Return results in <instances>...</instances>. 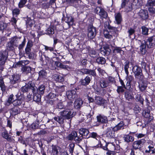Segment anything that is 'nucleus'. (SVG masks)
I'll list each match as a JSON object with an SVG mask.
<instances>
[{"instance_id": "nucleus-1", "label": "nucleus", "mask_w": 155, "mask_h": 155, "mask_svg": "<svg viewBox=\"0 0 155 155\" xmlns=\"http://www.w3.org/2000/svg\"><path fill=\"white\" fill-rule=\"evenodd\" d=\"M17 99L13 101V104L15 106H22L25 104L23 95L20 93H18L16 95Z\"/></svg>"}, {"instance_id": "nucleus-2", "label": "nucleus", "mask_w": 155, "mask_h": 155, "mask_svg": "<svg viewBox=\"0 0 155 155\" xmlns=\"http://www.w3.org/2000/svg\"><path fill=\"white\" fill-rule=\"evenodd\" d=\"M117 29L116 28H113L112 29H109V31L104 30V37L106 38H113V36H114L117 33Z\"/></svg>"}, {"instance_id": "nucleus-3", "label": "nucleus", "mask_w": 155, "mask_h": 155, "mask_svg": "<svg viewBox=\"0 0 155 155\" xmlns=\"http://www.w3.org/2000/svg\"><path fill=\"white\" fill-rule=\"evenodd\" d=\"M78 88H75L74 89L67 91L66 95L68 99L71 101H73L74 99L78 97V94L76 92Z\"/></svg>"}, {"instance_id": "nucleus-4", "label": "nucleus", "mask_w": 155, "mask_h": 155, "mask_svg": "<svg viewBox=\"0 0 155 155\" xmlns=\"http://www.w3.org/2000/svg\"><path fill=\"white\" fill-rule=\"evenodd\" d=\"M73 112L70 109L65 110L60 112V115L64 119H69L73 117Z\"/></svg>"}, {"instance_id": "nucleus-5", "label": "nucleus", "mask_w": 155, "mask_h": 155, "mask_svg": "<svg viewBox=\"0 0 155 155\" xmlns=\"http://www.w3.org/2000/svg\"><path fill=\"white\" fill-rule=\"evenodd\" d=\"M12 134L11 132V130L9 132V134L6 129L5 128L3 129L2 132V137L6 139L8 141L11 142L13 141V139L12 137Z\"/></svg>"}, {"instance_id": "nucleus-6", "label": "nucleus", "mask_w": 155, "mask_h": 155, "mask_svg": "<svg viewBox=\"0 0 155 155\" xmlns=\"http://www.w3.org/2000/svg\"><path fill=\"white\" fill-rule=\"evenodd\" d=\"M130 120L129 119L125 120L124 121H121L117 125L114 127V131H117L124 128V126H127L130 124Z\"/></svg>"}, {"instance_id": "nucleus-7", "label": "nucleus", "mask_w": 155, "mask_h": 155, "mask_svg": "<svg viewBox=\"0 0 155 155\" xmlns=\"http://www.w3.org/2000/svg\"><path fill=\"white\" fill-rule=\"evenodd\" d=\"M140 80L138 82V87L140 91H143L145 90L147 87V81L146 78L143 77V78H138Z\"/></svg>"}, {"instance_id": "nucleus-8", "label": "nucleus", "mask_w": 155, "mask_h": 155, "mask_svg": "<svg viewBox=\"0 0 155 155\" xmlns=\"http://www.w3.org/2000/svg\"><path fill=\"white\" fill-rule=\"evenodd\" d=\"M79 133L82 136L85 137L87 138V140L85 142V143H86V144H90L91 143V140L88 139V136L89 133L88 129L84 128H81L79 130Z\"/></svg>"}, {"instance_id": "nucleus-9", "label": "nucleus", "mask_w": 155, "mask_h": 155, "mask_svg": "<svg viewBox=\"0 0 155 155\" xmlns=\"http://www.w3.org/2000/svg\"><path fill=\"white\" fill-rule=\"evenodd\" d=\"M132 70L135 74V78L137 79L143 78L144 76L143 75L142 71L140 68L137 65L134 66L133 67Z\"/></svg>"}, {"instance_id": "nucleus-10", "label": "nucleus", "mask_w": 155, "mask_h": 155, "mask_svg": "<svg viewBox=\"0 0 155 155\" xmlns=\"http://www.w3.org/2000/svg\"><path fill=\"white\" fill-rule=\"evenodd\" d=\"M51 65L52 67L51 68L52 70H54L56 69L57 68L60 69H67L68 66L67 65L63 64L59 61H56L54 63L51 64Z\"/></svg>"}, {"instance_id": "nucleus-11", "label": "nucleus", "mask_w": 155, "mask_h": 155, "mask_svg": "<svg viewBox=\"0 0 155 155\" xmlns=\"http://www.w3.org/2000/svg\"><path fill=\"white\" fill-rule=\"evenodd\" d=\"M8 56V52L5 50L0 51V65H4L7 59Z\"/></svg>"}, {"instance_id": "nucleus-12", "label": "nucleus", "mask_w": 155, "mask_h": 155, "mask_svg": "<svg viewBox=\"0 0 155 155\" xmlns=\"http://www.w3.org/2000/svg\"><path fill=\"white\" fill-rule=\"evenodd\" d=\"M145 142V140L143 139L136 141L133 143V147L136 150L140 149Z\"/></svg>"}, {"instance_id": "nucleus-13", "label": "nucleus", "mask_w": 155, "mask_h": 155, "mask_svg": "<svg viewBox=\"0 0 155 155\" xmlns=\"http://www.w3.org/2000/svg\"><path fill=\"white\" fill-rule=\"evenodd\" d=\"M145 43L148 48H151L154 45L155 43V36L149 37L146 41H144Z\"/></svg>"}, {"instance_id": "nucleus-14", "label": "nucleus", "mask_w": 155, "mask_h": 155, "mask_svg": "<svg viewBox=\"0 0 155 155\" xmlns=\"http://www.w3.org/2000/svg\"><path fill=\"white\" fill-rule=\"evenodd\" d=\"M96 35V30L95 28L93 26H91L88 28L87 37L89 38H94Z\"/></svg>"}, {"instance_id": "nucleus-15", "label": "nucleus", "mask_w": 155, "mask_h": 155, "mask_svg": "<svg viewBox=\"0 0 155 155\" xmlns=\"http://www.w3.org/2000/svg\"><path fill=\"white\" fill-rule=\"evenodd\" d=\"M114 128L112 127L107 128L106 129V135L107 137L112 139L115 137V132Z\"/></svg>"}, {"instance_id": "nucleus-16", "label": "nucleus", "mask_w": 155, "mask_h": 155, "mask_svg": "<svg viewBox=\"0 0 155 155\" xmlns=\"http://www.w3.org/2000/svg\"><path fill=\"white\" fill-rule=\"evenodd\" d=\"M124 96L126 99L129 101H131L134 99L133 92L130 90H127L124 93Z\"/></svg>"}, {"instance_id": "nucleus-17", "label": "nucleus", "mask_w": 155, "mask_h": 155, "mask_svg": "<svg viewBox=\"0 0 155 155\" xmlns=\"http://www.w3.org/2000/svg\"><path fill=\"white\" fill-rule=\"evenodd\" d=\"M97 121L100 123H104L107 122V117L102 114H100L97 117Z\"/></svg>"}, {"instance_id": "nucleus-18", "label": "nucleus", "mask_w": 155, "mask_h": 155, "mask_svg": "<svg viewBox=\"0 0 155 155\" xmlns=\"http://www.w3.org/2000/svg\"><path fill=\"white\" fill-rule=\"evenodd\" d=\"M112 140L113 142H110V143L111 144L114 146V150H116V151H118L119 150L120 151V150H122V149L120 148V146L119 145V141L116 140L114 138Z\"/></svg>"}, {"instance_id": "nucleus-19", "label": "nucleus", "mask_w": 155, "mask_h": 155, "mask_svg": "<svg viewBox=\"0 0 155 155\" xmlns=\"http://www.w3.org/2000/svg\"><path fill=\"white\" fill-rule=\"evenodd\" d=\"M139 15L142 19L144 20L147 19L148 17V12L145 10H140L139 12Z\"/></svg>"}, {"instance_id": "nucleus-20", "label": "nucleus", "mask_w": 155, "mask_h": 155, "mask_svg": "<svg viewBox=\"0 0 155 155\" xmlns=\"http://www.w3.org/2000/svg\"><path fill=\"white\" fill-rule=\"evenodd\" d=\"M38 75V80L39 81H42L46 78L47 73L45 70H42L39 72Z\"/></svg>"}, {"instance_id": "nucleus-21", "label": "nucleus", "mask_w": 155, "mask_h": 155, "mask_svg": "<svg viewBox=\"0 0 155 155\" xmlns=\"http://www.w3.org/2000/svg\"><path fill=\"white\" fill-rule=\"evenodd\" d=\"M33 93V99L34 101L39 102L41 101V96L40 94L37 92V90H36L34 92H32Z\"/></svg>"}, {"instance_id": "nucleus-22", "label": "nucleus", "mask_w": 155, "mask_h": 155, "mask_svg": "<svg viewBox=\"0 0 155 155\" xmlns=\"http://www.w3.org/2000/svg\"><path fill=\"white\" fill-rule=\"evenodd\" d=\"M83 104L82 100L80 98H78L74 102V107L76 109H79L82 106Z\"/></svg>"}, {"instance_id": "nucleus-23", "label": "nucleus", "mask_w": 155, "mask_h": 155, "mask_svg": "<svg viewBox=\"0 0 155 155\" xmlns=\"http://www.w3.org/2000/svg\"><path fill=\"white\" fill-rule=\"evenodd\" d=\"M91 79V77L87 76L84 79H82L80 81L81 84L84 86L88 85Z\"/></svg>"}, {"instance_id": "nucleus-24", "label": "nucleus", "mask_w": 155, "mask_h": 155, "mask_svg": "<svg viewBox=\"0 0 155 155\" xmlns=\"http://www.w3.org/2000/svg\"><path fill=\"white\" fill-rule=\"evenodd\" d=\"M111 51L110 49L108 46H104L101 48L100 50L101 53L103 55H105L110 54Z\"/></svg>"}, {"instance_id": "nucleus-25", "label": "nucleus", "mask_w": 155, "mask_h": 155, "mask_svg": "<svg viewBox=\"0 0 155 155\" xmlns=\"http://www.w3.org/2000/svg\"><path fill=\"white\" fill-rule=\"evenodd\" d=\"M53 79L56 82H62L64 81V78L62 76L58 74H54L53 76Z\"/></svg>"}, {"instance_id": "nucleus-26", "label": "nucleus", "mask_w": 155, "mask_h": 155, "mask_svg": "<svg viewBox=\"0 0 155 155\" xmlns=\"http://www.w3.org/2000/svg\"><path fill=\"white\" fill-rule=\"evenodd\" d=\"M20 75L17 74H14L12 76L11 79V82L12 84H14L16 83L19 80Z\"/></svg>"}, {"instance_id": "nucleus-27", "label": "nucleus", "mask_w": 155, "mask_h": 155, "mask_svg": "<svg viewBox=\"0 0 155 155\" xmlns=\"http://www.w3.org/2000/svg\"><path fill=\"white\" fill-rule=\"evenodd\" d=\"M145 152L149 153L151 154L155 153V148L153 144H150L149 145L147 149L145 150Z\"/></svg>"}, {"instance_id": "nucleus-28", "label": "nucleus", "mask_w": 155, "mask_h": 155, "mask_svg": "<svg viewBox=\"0 0 155 155\" xmlns=\"http://www.w3.org/2000/svg\"><path fill=\"white\" fill-rule=\"evenodd\" d=\"M126 80L127 81V82L126 84V86L127 87H128V89H130L131 88V83L134 79L133 77L131 75H128V76L126 75Z\"/></svg>"}, {"instance_id": "nucleus-29", "label": "nucleus", "mask_w": 155, "mask_h": 155, "mask_svg": "<svg viewBox=\"0 0 155 155\" xmlns=\"http://www.w3.org/2000/svg\"><path fill=\"white\" fill-rule=\"evenodd\" d=\"M26 85L31 92H34V91L36 90L37 87L35 86V84L33 82L30 81Z\"/></svg>"}, {"instance_id": "nucleus-30", "label": "nucleus", "mask_w": 155, "mask_h": 155, "mask_svg": "<svg viewBox=\"0 0 155 155\" xmlns=\"http://www.w3.org/2000/svg\"><path fill=\"white\" fill-rule=\"evenodd\" d=\"M10 113L12 116H15L20 113V110L19 108L15 107L10 110Z\"/></svg>"}, {"instance_id": "nucleus-31", "label": "nucleus", "mask_w": 155, "mask_h": 155, "mask_svg": "<svg viewBox=\"0 0 155 155\" xmlns=\"http://www.w3.org/2000/svg\"><path fill=\"white\" fill-rule=\"evenodd\" d=\"M77 135V133L76 131H72L68 135L66 138L68 140L72 141L74 139Z\"/></svg>"}, {"instance_id": "nucleus-32", "label": "nucleus", "mask_w": 155, "mask_h": 155, "mask_svg": "<svg viewBox=\"0 0 155 155\" xmlns=\"http://www.w3.org/2000/svg\"><path fill=\"white\" fill-rule=\"evenodd\" d=\"M114 16L116 23L118 25L120 24L122 21L121 14L120 13H117L115 14Z\"/></svg>"}, {"instance_id": "nucleus-33", "label": "nucleus", "mask_w": 155, "mask_h": 155, "mask_svg": "<svg viewBox=\"0 0 155 155\" xmlns=\"http://www.w3.org/2000/svg\"><path fill=\"white\" fill-rule=\"evenodd\" d=\"M124 141L127 143L132 142L134 141V137L129 134L125 135H124Z\"/></svg>"}, {"instance_id": "nucleus-34", "label": "nucleus", "mask_w": 155, "mask_h": 155, "mask_svg": "<svg viewBox=\"0 0 155 155\" xmlns=\"http://www.w3.org/2000/svg\"><path fill=\"white\" fill-rule=\"evenodd\" d=\"M95 102L97 104L102 105L105 103V100L101 97L96 96Z\"/></svg>"}, {"instance_id": "nucleus-35", "label": "nucleus", "mask_w": 155, "mask_h": 155, "mask_svg": "<svg viewBox=\"0 0 155 155\" xmlns=\"http://www.w3.org/2000/svg\"><path fill=\"white\" fill-rule=\"evenodd\" d=\"M98 15L101 19L103 18H106L108 16L107 12L103 8L102 9H100Z\"/></svg>"}, {"instance_id": "nucleus-36", "label": "nucleus", "mask_w": 155, "mask_h": 155, "mask_svg": "<svg viewBox=\"0 0 155 155\" xmlns=\"http://www.w3.org/2000/svg\"><path fill=\"white\" fill-rule=\"evenodd\" d=\"M31 68L28 66H23L21 68V71L25 74H28L31 73Z\"/></svg>"}, {"instance_id": "nucleus-37", "label": "nucleus", "mask_w": 155, "mask_h": 155, "mask_svg": "<svg viewBox=\"0 0 155 155\" xmlns=\"http://www.w3.org/2000/svg\"><path fill=\"white\" fill-rule=\"evenodd\" d=\"M45 85L43 84L40 86L38 89H36V90H37V92L39 91L40 94H43L45 92Z\"/></svg>"}, {"instance_id": "nucleus-38", "label": "nucleus", "mask_w": 155, "mask_h": 155, "mask_svg": "<svg viewBox=\"0 0 155 155\" xmlns=\"http://www.w3.org/2000/svg\"><path fill=\"white\" fill-rule=\"evenodd\" d=\"M66 22L69 25H71L73 24L74 22V18L71 16H67L65 19Z\"/></svg>"}, {"instance_id": "nucleus-39", "label": "nucleus", "mask_w": 155, "mask_h": 155, "mask_svg": "<svg viewBox=\"0 0 155 155\" xmlns=\"http://www.w3.org/2000/svg\"><path fill=\"white\" fill-rule=\"evenodd\" d=\"M58 147L56 146H52L51 153L53 155H58Z\"/></svg>"}, {"instance_id": "nucleus-40", "label": "nucleus", "mask_w": 155, "mask_h": 155, "mask_svg": "<svg viewBox=\"0 0 155 155\" xmlns=\"http://www.w3.org/2000/svg\"><path fill=\"white\" fill-rule=\"evenodd\" d=\"M96 61L98 64H103L105 63L106 60L102 57H99L97 58Z\"/></svg>"}, {"instance_id": "nucleus-41", "label": "nucleus", "mask_w": 155, "mask_h": 155, "mask_svg": "<svg viewBox=\"0 0 155 155\" xmlns=\"http://www.w3.org/2000/svg\"><path fill=\"white\" fill-rule=\"evenodd\" d=\"M146 43H145L144 41L143 42V41L140 46V50L143 54H145L146 52Z\"/></svg>"}, {"instance_id": "nucleus-42", "label": "nucleus", "mask_w": 155, "mask_h": 155, "mask_svg": "<svg viewBox=\"0 0 155 155\" xmlns=\"http://www.w3.org/2000/svg\"><path fill=\"white\" fill-rule=\"evenodd\" d=\"M54 119L58 122L59 124H62L63 123L64 119L61 115V116H57L55 117Z\"/></svg>"}, {"instance_id": "nucleus-43", "label": "nucleus", "mask_w": 155, "mask_h": 155, "mask_svg": "<svg viewBox=\"0 0 155 155\" xmlns=\"http://www.w3.org/2000/svg\"><path fill=\"white\" fill-rule=\"evenodd\" d=\"M135 97L136 101L139 102L142 105H143L144 100L140 94H137Z\"/></svg>"}, {"instance_id": "nucleus-44", "label": "nucleus", "mask_w": 155, "mask_h": 155, "mask_svg": "<svg viewBox=\"0 0 155 155\" xmlns=\"http://www.w3.org/2000/svg\"><path fill=\"white\" fill-rule=\"evenodd\" d=\"M39 121L37 120L34 122L31 125V127L33 129H38L39 127Z\"/></svg>"}, {"instance_id": "nucleus-45", "label": "nucleus", "mask_w": 155, "mask_h": 155, "mask_svg": "<svg viewBox=\"0 0 155 155\" xmlns=\"http://www.w3.org/2000/svg\"><path fill=\"white\" fill-rule=\"evenodd\" d=\"M142 114L146 118H148L149 117H150V118L151 117H150V110L148 108L145 109L143 111Z\"/></svg>"}, {"instance_id": "nucleus-46", "label": "nucleus", "mask_w": 155, "mask_h": 155, "mask_svg": "<svg viewBox=\"0 0 155 155\" xmlns=\"http://www.w3.org/2000/svg\"><path fill=\"white\" fill-rule=\"evenodd\" d=\"M108 85L107 81L104 79L101 80L100 81V85L102 88H105Z\"/></svg>"}, {"instance_id": "nucleus-47", "label": "nucleus", "mask_w": 155, "mask_h": 155, "mask_svg": "<svg viewBox=\"0 0 155 155\" xmlns=\"http://www.w3.org/2000/svg\"><path fill=\"white\" fill-rule=\"evenodd\" d=\"M135 31L134 29L132 28H130L128 29V36L130 37V38H132V39H134L135 38L134 36H133V37H132L131 36L133 35H134Z\"/></svg>"}, {"instance_id": "nucleus-48", "label": "nucleus", "mask_w": 155, "mask_h": 155, "mask_svg": "<svg viewBox=\"0 0 155 155\" xmlns=\"http://www.w3.org/2000/svg\"><path fill=\"white\" fill-rule=\"evenodd\" d=\"M114 52L115 53H120L122 55L124 54V51L120 47H116L114 50Z\"/></svg>"}, {"instance_id": "nucleus-49", "label": "nucleus", "mask_w": 155, "mask_h": 155, "mask_svg": "<svg viewBox=\"0 0 155 155\" xmlns=\"http://www.w3.org/2000/svg\"><path fill=\"white\" fill-rule=\"evenodd\" d=\"M89 53L90 56L93 58L97 56L98 54L96 51L94 49L90 50Z\"/></svg>"}, {"instance_id": "nucleus-50", "label": "nucleus", "mask_w": 155, "mask_h": 155, "mask_svg": "<svg viewBox=\"0 0 155 155\" xmlns=\"http://www.w3.org/2000/svg\"><path fill=\"white\" fill-rule=\"evenodd\" d=\"M0 87L2 91L5 90V87L3 81V78L2 77H0Z\"/></svg>"}, {"instance_id": "nucleus-51", "label": "nucleus", "mask_w": 155, "mask_h": 155, "mask_svg": "<svg viewBox=\"0 0 155 155\" xmlns=\"http://www.w3.org/2000/svg\"><path fill=\"white\" fill-rule=\"evenodd\" d=\"M16 47L15 45H13V44L11 43L10 41L8 42L7 44V48L9 50H14L15 48Z\"/></svg>"}, {"instance_id": "nucleus-52", "label": "nucleus", "mask_w": 155, "mask_h": 155, "mask_svg": "<svg viewBox=\"0 0 155 155\" xmlns=\"http://www.w3.org/2000/svg\"><path fill=\"white\" fill-rule=\"evenodd\" d=\"M16 47L15 45H13V44L11 43L10 41L8 42L7 44V48L9 50H14L15 48Z\"/></svg>"}, {"instance_id": "nucleus-53", "label": "nucleus", "mask_w": 155, "mask_h": 155, "mask_svg": "<svg viewBox=\"0 0 155 155\" xmlns=\"http://www.w3.org/2000/svg\"><path fill=\"white\" fill-rule=\"evenodd\" d=\"M26 43V38L25 37L24 38L23 41L20 44L18 47V49L20 51H21L24 48V46L25 45Z\"/></svg>"}, {"instance_id": "nucleus-54", "label": "nucleus", "mask_w": 155, "mask_h": 155, "mask_svg": "<svg viewBox=\"0 0 155 155\" xmlns=\"http://www.w3.org/2000/svg\"><path fill=\"white\" fill-rule=\"evenodd\" d=\"M10 41L11 42V43L13 44V45H15L16 46H17L18 44V41L17 37H14L12 38Z\"/></svg>"}, {"instance_id": "nucleus-55", "label": "nucleus", "mask_w": 155, "mask_h": 155, "mask_svg": "<svg viewBox=\"0 0 155 155\" xmlns=\"http://www.w3.org/2000/svg\"><path fill=\"white\" fill-rule=\"evenodd\" d=\"M20 11L19 9L15 8L13 9L12 11L13 16L16 17L19 14Z\"/></svg>"}, {"instance_id": "nucleus-56", "label": "nucleus", "mask_w": 155, "mask_h": 155, "mask_svg": "<svg viewBox=\"0 0 155 155\" xmlns=\"http://www.w3.org/2000/svg\"><path fill=\"white\" fill-rule=\"evenodd\" d=\"M142 33L145 35H147L148 34L149 29L148 28L144 26L141 27Z\"/></svg>"}, {"instance_id": "nucleus-57", "label": "nucleus", "mask_w": 155, "mask_h": 155, "mask_svg": "<svg viewBox=\"0 0 155 155\" xmlns=\"http://www.w3.org/2000/svg\"><path fill=\"white\" fill-rule=\"evenodd\" d=\"M54 29L51 27H49L46 30V34L49 35L54 34Z\"/></svg>"}, {"instance_id": "nucleus-58", "label": "nucleus", "mask_w": 155, "mask_h": 155, "mask_svg": "<svg viewBox=\"0 0 155 155\" xmlns=\"http://www.w3.org/2000/svg\"><path fill=\"white\" fill-rule=\"evenodd\" d=\"M125 65L124 67V70L127 76L129 74V72L128 70V68L129 67V62L126 61L125 62Z\"/></svg>"}, {"instance_id": "nucleus-59", "label": "nucleus", "mask_w": 155, "mask_h": 155, "mask_svg": "<svg viewBox=\"0 0 155 155\" xmlns=\"http://www.w3.org/2000/svg\"><path fill=\"white\" fill-rule=\"evenodd\" d=\"M27 0H21L18 4V6L19 8L23 7L25 4L26 3Z\"/></svg>"}, {"instance_id": "nucleus-60", "label": "nucleus", "mask_w": 155, "mask_h": 155, "mask_svg": "<svg viewBox=\"0 0 155 155\" xmlns=\"http://www.w3.org/2000/svg\"><path fill=\"white\" fill-rule=\"evenodd\" d=\"M80 0H66L67 4L69 5H74L76 3L78 2Z\"/></svg>"}, {"instance_id": "nucleus-61", "label": "nucleus", "mask_w": 155, "mask_h": 155, "mask_svg": "<svg viewBox=\"0 0 155 155\" xmlns=\"http://www.w3.org/2000/svg\"><path fill=\"white\" fill-rule=\"evenodd\" d=\"M74 146L75 144L74 143H71L69 144V151L71 154L73 153Z\"/></svg>"}, {"instance_id": "nucleus-62", "label": "nucleus", "mask_w": 155, "mask_h": 155, "mask_svg": "<svg viewBox=\"0 0 155 155\" xmlns=\"http://www.w3.org/2000/svg\"><path fill=\"white\" fill-rule=\"evenodd\" d=\"M109 20L106 21L104 24V26L105 28H108L109 29H112L113 28H115L111 26L109 24Z\"/></svg>"}, {"instance_id": "nucleus-63", "label": "nucleus", "mask_w": 155, "mask_h": 155, "mask_svg": "<svg viewBox=\"0 0 155 155\" xmlns=\"http://www.w3.org/2000/svg\"><path fill=\"white\" fill-rule=\"evenodd\" d=\"M38 14L39 15V16H38V17L41 18H45L47 17V14L43 12H38Z\"/></svg>"}, {"instance_id": "nucleus-64", "label": "nucleus", "mask_w": 155, "mask_h": 155, "mask_svg": "<svg viewBox=\"0 0 155 155\" xmlns=\"http://www.w3.org/2000/svg\"><path fill=\"white\" fill-rule=\"evenodd\" d=\"M124 87L122 86H118L117 89V93L119 94L121 93H123L124 91Z\"/></svg>"}]
</instances>
